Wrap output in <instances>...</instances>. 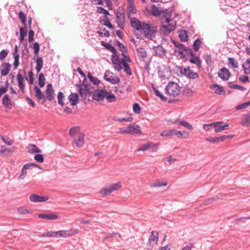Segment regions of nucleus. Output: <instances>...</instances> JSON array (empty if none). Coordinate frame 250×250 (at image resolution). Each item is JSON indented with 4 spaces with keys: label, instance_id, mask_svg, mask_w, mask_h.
I'll return each mask as SVG.
<instances>
[{
    "label": "nucleus",
    "instance_id": "58",
    "mask_svg": "<svg viewBox=\"0 0 250 250\" xmlns=\"http://www.w3.org/2000/svg\"><path fill=\"white\" fill-rule=\"evenodd\" d=\"M172 129L166 130L161 133V136L163 137H169L172 136Z\"/></svg>",
    "mask_w": 250,
    "mask_h": 250
},
{
    "label": "nucleus",
    "instance_id": "12",
    "mask_svg": "<svg viewBox=\"0 0 250 250\" xmlns=\"http://www.w3.org/2000/svg\"><path fill=\"white\" fill-rule=\"evenodd\" d=\"M29 199L33 202H43L48 200V197L32 194L29 196Z\"/></svg>",
    "mask_w": 250,
    "mask_h": 250
},
{
    "label": "nucleus",
    "instance_id": "47",
    "mask_svg": "<svg viewBox=\"0 0 250 250\" xmlns=\"http://www.w3.org/2000/svg\"><path fill=\"white\" fill-rule=\"evenodd\" d=\"M79 127L75 126L70 129L69 134L70 136H74L79 133Z\"/></svg>",
    "mask_w": 250,
    "mask_h": 250
},
{
    "label": "nucleus",
    "instance_id": "50",
    "mask_svg": "<svg viewBox=\"0 0 250 250\" xmlns=\"http://www.w3.org/2000/svg\"><path fill=\"white\" fill-rule=\"evenodd\" d=\"M172 136L173 135H176L178 138L182 137L183 133H186V131L182 132L181 131H178V130H177L176 129H172Z\"/></svg>",
    "mask_w": 250,
    "mask_h": 250
},
{
    "label": "nucleus",
    "instance_id": "35",
    "mask_svg": "<svg viewBox=\"0 0 250 250\" xmlns=\"http://www.w3.org/2000/svg\"><path fill=\"white\" fill-rule=\"evenodd\" d=\"M210 88L214 89V92L215 94L221 95L223 91V88L217 84H212L210 85Z\"/></svg>",
    "mask_w": 250,
    "mask_h": 250
},
{
    "label": "nucleus",
    "instance_id": "49",
    "mask_svg": "<svg viewBox=\"0 0 250 250\" xmlns=\"http://www.w3.org/2000/svg\"><path fill=\"white\" fill-rule=\"evenodd\" d=\"M189 62L195 64L197 65H200L201 61L200 58L198 57H193L190 59Z\"/></svg>",
    "mask_w": 250,
    "mask_h": 250
},
{
    "label": "nucleus",
    "instance_id": "6",
    "mask_svg": "<svg viewBox=\"0 0 250 250\" xmlns=\"http://www.w3.org/2000/svg\"><path fill=\"white\" fill-rule=\"evenodd\" d=\"M33 167H39L37 165L33 163H27L23 165L21 169V173L19 176V179H24L27 174V170H31Z\"/></svg>",
    "mask_w": 250,
    "mask_h": 250
},
{
    "label": "nucleus",
    "instance_id": "40",
    "mask_svg": "<svg viewBox=\"0 0 250 250\" xmlns=\"http://www.w3.org/2000/svg\"><path fill=\"white\" fill-rule=\"evenodd\" d=\"M105 98L108 101V102L110 103L115 102L116 100V98L114 94L108 91H106Z\"/></svg>",
    "mask_w": 250,
    "mask_h": 250
},
{
    "label": "nucleus",
    "instance_id": "25",
    "mask_svg": "<svg viewBox=\"0 0 250 250\" xmlns=\"http://www.w3.org/2000/svg\"><path fill=\"white\" fill-rule=\"evenodd\" d=\"M223 122H217L212 123L214 131L216 133H219L223 130H224V128L223 126Z\"/></svg>",
    "mask_w": 250,
    "mask_h": 250
},
{
    "label": "nucleus",
    "instance_id": "63",
    "mask_svg": "<svg viewBox=\"0 0 250 250\" xmlns=\"http://www.w3.org/2000/svg\"><path fill=\"white\" fill-rule=\"evenodd\" d=\"M19 17L20 18L21 22L25 24L26 21V17L23 12L21 11L19 14Z\"/></svg>",
    "mask_w": 250,
    "mask_h": 250
},
{
    "label": "nucleus",
    "instance_id": "64",
    "mask_svg": "<svg viewBox=\"0 0 250 250\" xmlns=\"http://www.w3.org/2000/svg\"><path fill=\"white\" fill-rule=\"evenodd\" d=\"M8 51L5 50H2L0 52V61L3 60L7 56Z\"/></svg>",
    "mask_w": 250,
    "mask_h": 250
},
{
    "label": "nucleus",
    "instance_id": "24",
    "mask_svg": "<svg viewBox=\"0 0 250 250\" xmlns=\"http://www.w3.org/2000/svg\"><path fill=\"white\" fill-rule=\"evenodd\" d=\"M69 102L72 105H75L78 103L79 96L77 93H71L68 97Z\"/></svg>",
    "mask_w": 250,
    "mask_h": 250
},
{
    "label": "nucleus",
    "instance_id": "39",
    "mask_svg": "<svg viewBox=\"0 0 250 250\" xmlns=\"http://www.w3.org/2000/svg\"><path fill=\"white\" fill-rule=\"evenodd\" d=\"M20 42H22L24 41V38L27 35V30L26 28H24L23 27H21L20 29Z\"/></svg>",
    "mask_w": 250,
    "mask_h": 250
},
{
    "label": "nucleus",
    "instance_id": "37",
    "mask_svg": "<svg viewBox=\"0 0 250 250\" xmlns=\"http://www.w3.org/2000/svg\"><path fill=\"white\" fill-rule=\"evenodd\" d=\"M243 67L245 74H250V59H247L243 64Z\"/></svg>",
    "mask_w": 250,
    "mask_h": 250
},
{
    "label": "nucleus",
    "instance_id": "11",
    "mask_svg": "<svg viewBox=\"0 0 250 250\" xmlns=\"http://www.w3.org/2000/svg\"><path fill=\"white\" fill-rule=\"evenodd\" d=\"M159 239V234L156 231H152L151 235L148 239V244H149L148 249H150L155 245L157 244Z\"/></svg>",
    "mask_w": 250,
    "mask_h": 250
},
{
    "label": "nucleus",
    "instance_id": "19",
    "mask_svg": "<svg viewBox=\"0 0 250 250\" xmlns=\"http://www.w3.org/2000/svg\"><path fill=\"white\" fill-rule=\"evenodd\" d=\"M136 51L139 59L143 61H145L147 56L145 49L143 47H138L136 49Z\"/></svg>",
    "mask_w": 250,
    "mask_h": 250
},
{
    "label": "nucleus",
    "instance_id": "52",
    "mask_svg": "<svg viewBox=\"0 0 250 250\" xmlns=\"http://www.w3.org/2000/svg\"><path fill=\"white\" fill-rule=\"evenodd\" d=\"M88 77L94 84L97 85L100 83V81L97 78L93 77L89 73L88 74Z\"/></svg>",
    "mask_w": 250,
    "mask_h": 250
},
{
    "label": "nucleus",
    "instance_id": "21",
    "mask_svg": "<svg viewBox=\"0 0 250 250\" xmlns=\"http://www.w3.org/2000/svg\"><path fill=\"white\" fill-rule=\"evenodd\" d=\"M34 91L35 93V96L39 101L43 100L44 101H45V96L44 94L42 92L41 90L37 86H34Z\"/></svg>",
    "mask_w": 250,
    "mask_h": 250
},
{
    "label": "nucleus",
    "instance_id": "8",
    "mask_svg": "<svg viewBox=\"0 0 250 250\" xmlns=\"http://www.w3.org/2000/svg\"><path fill=\"white\" fill-rule=\"evenodd\" d=\"M104 79L112 84H116L119 83V78L115 75L109 71H106L104 75Z\"/></svg>",
    "mask_w": 250,
    "mask_h": 250
},
{
    "label": "nucleus",
    "instance_id": "27",
    "mask_svg": "<svg viewBox=\"0 0 250 250\" xmlns=\"http://www.w3.org/2000/svg\"><path fill=\"white\" fill-rule=\"evenodd\" d=\"M126 10L129 18H131V15L135 14L137 13V9L134 4H127Z\"/></svg>",
    "mask_w": 250,
    "mask_h": 250
},
{
    "label": "nucleus",
    "instance_id": "54",
    "mask_svg": "<svg viewBox=\"0 0 250 250\" xmlns=\"http://www.w3.org/2000/svg\"><path fill=\"white\" fill-rule=\"evenodd\" d=\"M249 105H250V102H246L236 106V109L241 110L242 109L246 108Z\"/></svg>",
    "mask_w": 250,
    "mask_h": 250
},
{
    "label": "nucleus",
    "instance_id": "31",
    "mask_svg": "<svg viewBox=\"0 0 250 250\" xmlns=\"http://www.w3.org/2000/svg\"><path fill=\"white\" fill-rule=\"evenodd\" d=\"M179 37L182 42H186L188 40V35L187 31L181 30L179 32Z\"/></svg>",
    "mask_w": 250,
    "mask_h": 250
},
{
    "label": "nucleus",
    "instance_id": "61",
    "mask_svg": "<svg viewBox=\"0 0 250 250\" xmlns=\"http://www.w3.org/2000/svg\"><path fill=\"white\" fill-rule=\"evenodd\" d=\"M229 84V87L231 88H235V89H239V90H240L242 91L244 90L245 89L243 86H240V85H239L237 84H234L231 83H230Z\"/></svg>",
    "mask_w": 250,
    "mask_h": 250
},
{
    "label": "nucleus",
    "instance_id": "33",
    "mask_svg": "<svg viewBox=\"0 0 250 250\" xmlns=\"http://www.w3.org/2000/svg\"><path fill=\"white\" fill-rule=\"evenodd\" d=\"M112 63L115 69L119 71L122 69V62L118 59L112 60Z\"/></svg>",
    "mask_w": 250,
    "mask_h": 250
},
{
    "label": "nucleus",
    "instance_id": "1",
    "mask_svg": "<svg viewBox=\"0 0 250 250\" xmlns=\"http://www.w3.org/2000/svg\"><path fill=\"white\" fill-rule=\"evenodd\" d=\"M151 14L161 20V31L164 35H167L175 28L176 21L171 18V13L167 9L163 10L155 5L151 6Z\"/></svg>",
    "mask_w": 250,
    "mask_h": 250
},
{
    "label": "nucleus",
    "instance_id": "22",
    "mask_svg": "<svg viewBox=\"0 0 250 250\" xmlns=\"http://www.w3.org/2000/svg\"><path fill=\"white\" fill-rule=\"evenodd\" d=\"M149 187L151 188H159L163 186H167V183L166 181L161 182L160 180L156 179L149 184Z\"/></svg>",
    "mask_w": 250,
    "mask_h": 250
},
{
    "label": "nucleus",
    "instance_id": "7",
    "mask_svg": "<svg viewBox=\"0 0 250 250\" xmlns=\"http://www.w3.org/2000/svg\"><path fill=\"white\" fill-rule=\"evenodd\" d=\"M79 230L74 229H71L68 230H59V237L67 238L73 236L79 233Z\"/></svg>",
    "mask_w": 250,
    "mask_h": 250
},
{
    "label": "nucleus",
    "instance_id": "9",
    "mask_svg": "<svg viewBox=\"0 0 250 250\" xmlns=\"http://www.w3.org/2000/svg\"><path fill=\"white\" fill-rule=\"evenodd\" d=\"M152 49L154 51L153 55L154 56H156L161 58H164V57L166 56L167 50L162 46H154Z\"/></svg>",
    "mask_w": 250,
    "mask_h": 250
},
{
    "label": "nucleus",
    "instance_id": "4",
    "mask_svg": "<svg viewBox=\"0 0 250 250\" xmlns=\"http://www.w3.org/2000/svg\"><path fill=\"white\" fill-rule=\"evenodd\" d=\"M166 90L167 94L173 97H176L179 94L180 88L177 83L170 82L167 85Z\"/></svg>",
    "mask_w": 250,
    "mask_h": 250
},
{
    "label": "nucleus",
    "instance_id": "18",
    "mask_svg": "<svg viewBox=\"0 0 250 250\" xmlns=\"http://www.w3.org/2000/svg\"><path fill=\"white\" fill-rule=\"evenodd\" d=\"M76 86L78 87V90L79 91L80 95L82 97L85 96L88 92L89 88L88 86L83 84H77Z\"/></svg>",
    "mask_w": 250,
    "mask_h": 250
},
{
    "label": "nucleus",
    "instance_id": "13",
    "mask_svg": "<svg viewBox=\"0 0 250 250\" xmlns=\"http://www.w3.org/2000/svg\"><path fill=\"white\" fill-rule=\"evenodd\" d=\"M218 76L220 78L224 81L229 80L230 76V73L229 70L226 68H222L218 72Z\"/></svg>",
    "mask_w": 250,
    "mask_h": 250
},
{
    "label": "nucleus",
    "instance_id": "53",
    "mask_svg": "<svg viewBox=\"0 0 250 250\" xmlns=\"http://www.w3.org/2000/svg\"><path fill=\"white\" fill-rule=\"evenodd\" d=\"M149 142L143 144L138 149V151H145L147 150H149Z\"/></svg>",
    "mask_w": 250,
    "mask_h": 250
},
{
    "label": "nucleus",
    "instance_id": "3",
    "mask_svg": "<svg viewBox=\"0 0 250 250\" xmlns=\"http://www.w3.org/2000/svg\"><path fill=\"white\" fill-rule=\"evenodd\" d=\"M141 31L144 34L146 38L152 40L155 36L157 29L150 24L146 23Z\"/></svg>",
    "mask_w": 250,
    "mask_h": 250
},
{
    "label": "nucleus",
    "instance_id": "57",
    "mask_svg": "<svg viewBox=\"0 0 250 250\" xmlns=\"http://www.w3.org/2000/svg\"><path fill=\"white\" fill-rule=\"evenodd\" d=\"M1 140L3 141V142L8 146H11L13 143V141L11 139L6 138L4 136H1Z\"/></svg>",
    "mask_w": 250,
    "mask_h": 250
},
{
    "label": "nucleus",
    "instance_id": "45",
    "mask_svg": "<svg viewBox=\"0 0 250 250\" xmlns=\"http://www.w3.org/2000/svg\"><path fill=\"white\" fill-rule=\"evenodd\" d=\"M122 64L125 67V70L126 73L129 75H131L132 74L131 70L129 68V65L125 62V60L122 59Z\"/></svg>",
    "mask_w": 250,
    "mask_h": 250
},
{
    "label": "nucleus",
    "instance_id": "44",
    "mask_svg": "<svg viewBox=\"0 0 250 250\" xmlns=\"http://www.w3.org/2000/svg\"><path fill=\"white\" fill-rule=\"evenodd\" d=\"M2 104L6 107H9L11 105V102L7 95H5L2 99Z\"/></svg>",
    "mask_w": 250,
    "mask_h": 250
},
{
    "label": "nucleus",
    "instance_id": "5",
    "mask_svg": "<svg viewBox=\"0 0 250 250\" xmlns=\"http://www.w3.org/2000/svg\"><path fill=\"white\" fill-rule=\"evenodd\" d=\"M180 73L190 79H196L199 78V74L191 70L189 67L182 68L179 67Z\"/></svg>",
    "mask_w": 250,
    "mask_h": 250
},
{
    "label": "nucleus",
    "instance_id": "56",
    "mask_svg": "<svg viewBox=\"0 0 250 250\" xmlns=\"http://www.w3.org/2000/svg\"><path fill=\"white\" fill-rule=\"evenodd\" d=\"M234 137L233 135H222L220 137H218V142H222L226 139H231Z\"/></svg>",
    "mask_w": 250,
    "mask_h": 250
},
{
    "label": "nucleus",
    "instance_id": "43",
    "mask_svg": "<svg viewBox=\"0 0 250 250\" xmlns=\"http://www.w3.org/2000/svg\"><path fill=\"white\" fill-rule=\"evenodd\" d=\"M152 89L153 90L154 93L155 94V95L157 96L160 97L161 98V99L163 101H167L166 98L159 91V90L157 89V88H156L155 87V86L154 85H152Z\"/></svg>",
    "mask_w": 250,
    "mask_h": 250
},
{
    "label": "nucleus",
    "instance_id": "60",
    "mask_svg": "<svg viewBox=\"0 0 250 250\" xmlns=\"http://www.w3.org/2000/svg\"><path fill=\"white\" fill-rule=\"evenodd\" d=\"M35 160L39 163H42L44 161V158L42 154H36L34 156Z\"/></svg>",
    "mask_w": 250,
    "mask_h": 250
},
{
    "label": "nucleus",
    "instance_id": "29",
    "mask_svg": "<svg viewBox=\"0 0 250 250\" xmlns=\"http://www.w3.org/2000/svg\"><path fill=\"white\" fill-rule=\"evenodd\" d=\"M99 193L102 196H106V195H109L110 194H111L112 193V192L111 191V189H110L109 185H107L104 186V187H103V188H102L100 189Z\"/></svg>",
    "mask_w": 250,
    "mask_h": 250
},
{
    "label": "nucleus",
    "instance_id": "34",
    "mask_svg": "<svg viewBox=\"0 0 250 250\" xmlns=\"http://www.w3.org/2000/svg\"><path fill=\"white\" fill-rule=\"evenodd\" d=\"M109 185L112 192L114 191L119 190L122 188V184L120 182H117L116 183H112L111 184H109Z\"/></svg>",
    "mask_w": 250,
    "mask_h": 250
},
{
    "label": "nucleus",
    "instance_id": "46",
    "mask_svg": "<svg viewBox=\"0 0 250 250\" xmlns=\"http://www.w3.org/2000/svg\"><path fill=\"white\" fill-rule=\"evenodd\" d=\"M39 84L41 87H42L45 85V78L44 75L41 73L39 76Z\"/></svg>",
    "mask_w": 250,
    "mask_h": 250
},
{
    "label": "nucleus",
    "instance_id": "42",
    "mask_svg": "<svg viewBox=\"0 0 250 250\" xmlns=\"http://www.w3.org/2000/svg\"><path fill=\"white\" fill-rule=\"evenodd\" d=\"M159 144H154L152 142H149V150L151 152H155L158 149Z\"/></svg>",
    "mask_w": 250,
    "mask_h": 250
},
{
    "label": "nucleus",
    "instance_id": "62",
    "mask_svg": "<svg viewBox=\"0 0 250 250\" xmlns=\"http://www.w3.org/2000/svg\"><path fill=\"white\" fill-rule=\"evenodd\" d=\"M133 110L135 113H140L141 111L140 105L137 103H135L133 106Z\"/></svg>",
    "mask_w": 250,
    "mask_h": 250
},
{
    "label": "nucleus",
    "instance_id": "38",
    "mask_svg": "<svg viewBox=\"0 0 250 250\" xmlns=\"http://www.w3.org/2000/svg\"><path fill=\"white\" fill-rule=\"evenodd\" d=\"M228 64L232 68H237L238 67V62L237 60L234 59L233 58H228Z\"/></svg>",
    "mask_w": 250,
    "mask_h": 250
},
{
    "label": "nucleus",
    "instance_id": "20",
    "mask_svg": "<svg viewBox=\"0 0 250 250\" xmlns=\"http://www.w3.org/2000/svg\"><path fill=\"white\" fill-rule=\"evenodd\" d=\"M74 142L77 147H82L84 144V134L83 133H79L78 134V138H76L75 139Z\"/></svg>",
    "mask_w": 250,
    "mask_h": 250
},
{
    "label": "nucleus",
    "instance_id": "26",
    "mask_svg": "<svg viewBox=\"0 0 250 250\" xmlns=\"http://www.w3.org/2000/svg\"><path fill=\"white\" fill-rule=\"evenodd\" d=\"M241 124L243 126L250 125V114L243 115L242 116Z\"/></svg>",
    "mask_w": 250,
    "mask_h": 250
},
{
    "label": "nucleus",
    "instance_id": "16",
    "mask_svg": "<svg viewBox=\"0 0 250 250\" xmlns=\"http://www.w3.org/2000/svg\"><path fill=\"white\" fill-rule=\"evenodd\" d=\"M106 94V90L103 89L99 90L95 93V94L93 95V99L98 101H102L104 98H105Z\"/></svg>",
    "mask_w": 250,
    "mask_h": 250
},
{
    "label": "nucleus",
    "instance_id": "59",
    "mask_svg": "<svg viewBox=\"0 0 250 250\" xmlns=\"http://www.w3.org/2000/svg\"><path fill=\"white\" fill-rule=\"evenodd\" d=\"M8 82L6 81L5 85L4 87L0 88V97L7 91L8 88Z\"/></svg>",
    "mask_w": 250,
    "mask_h": 250
},
{
    "label": "nucleus",
    "instance_id": "41",
    "mask_svg": "<svg viewBox=\"0 0 250 250\" xmlns=\"http://www.w3.org/2000/svg\"><path fill=\"white\" fill-rule=\"evenodd\" d=\"M175 123L179 125H183L187 127L189 130L193 129L192 126L186 121H176Z\"/></svg>",
    "mask_w": 250,
    "mask_h": 250
},
{
    "label": "nucleus",
    "instance_id": "48",
    "mask_svg": "<svg viewBox=\"0 0 250 250\" xmlns=\"http://www.w3.org/2000/svg\"><path fill=\"white\" fill-rule=\"evenodd\" d=\"M201 42L200 40L199 39H196L194 41L193 44V47L194 50L195 51H197L199 50L200 45H201Z\"/></svg>",
    "mask_w": 250,
    "mask_h": 250
},
{
    "label": "nucleus",
    "instance_id": "10",
    "mask_svg": "<svg viewBox=\"0 0 250 250\" xmlns=\"http://www.w3.org/2000/svg\"><path fill=\"white\" fill-rule=\"evenodd\" d=\"M130 24L132 27L138 31H141L145 22H142L136 18H130Z\"/></svg>",
    "mask_w": 250,
    "mask_h": 250
},
{
    "label": "nucleus",
    "instance_id": "28",
    "mask_svg": "<svg viewBox=\"0 0 250 250\" xmlns=\"http://www.w3.org/2000/svg\"><path fill=\"white\" fill-rule=\"evenodd\" d=\"M27 150L30 153H40L42 150L35 145L29 144L27 147Z\"/></svg>",
    "mask_w": 250,
    "mask_h": 250
},
{
    "label": "nucleus",
    "instance_id": "55",
    "mask_svg": "<svg viewBox=\"0 0 250 250\" xmlns=\"http://www.w3.org/2000/svg\"><path fill=\"white\" fill-rule=\"evenodd\" d=\"M98 33L101 36H104L106 37L109 36V33L105 28L101 29Z\"/></svg>",
    "mask_w": 250,
    "mask_h": 250
},
{
    "label": "nucleus",
    "instance_id": "14",
    "mask_svg": "<svg viewBox=\"0 0 250 250\" xmlns=\"http://www.w3.org/2000/svg\"><path fill=\"white\" fill-rule=\"evenodd\" d=\"M11 65L8 62H4L0 66V73L2 76L7 75L11 69Z\"/></svg>",
    "mask_w": 250,
    "mask_h": 250
},
{
    "label": "nucleus",
    "instance_id": "30",
    "mask_svg": "<svg viewBox=\"0 0 250 250\" xmlns=\"http://www.w3.org/2000/svg\"><path fill=\"white\" fill-rule=\"evenodd\" d=\"M42 237H59V231H48L47 232L43 233L41 235Z\"/></svg>",
    "mask_w": 250,
    "mask_h": 250
},
{
    "label": "nucleus",
    "instance_id": "17",
    "mask_svg": "<svg viewBox=\"0 0 250 250\" xmlns=\"http://www.w3.org/2000/svg\"><path fill=\"white\" fill-rule=\"evenodd\" d=\"M39 218L49 220H56L59 216L54 213H42L38 215Z\"/></svg>",
    "mask_w": 250,
    "mask_h": 250
},
{
    "label": "nucleus",
    "instance_id": "2",
    "mask_svg": "<svg viewBox=\"0 0 250 250\" xmlns=\"http://www.w3.org/2000/svg\"><path fill=\"white\" fill-rule=\"evenodd\" d=\"M119 133H126L130 135L142 134L140 126L135 124H130L126 127L120 128L119 129Z\"/></svg>",
    "mask_w": 250,
    "mask_h": 250
},
{
    "label": "nucleus",
    "instance_id": "32",
    "mask_svg": "<svg viewBox=\"0 0 250 250\" xmlns=\"http://www.w3.org/2000/svg\"><path fill=\"white\" fill-rule=\"evenodd\" d=\"M43 66V60L41 57H37L36 60V69L37 73H39L41 70Z\"/></svg>",
    "mask_w": 250,
    "mask_h": 250
},
{
    "label": "nucleus",
    "instance_id": "15",
    "mask_svg": "<svg viewBox=\"0 0 250 250\" xmlns=\"http://www.w3.org/2000/svg\"><path fill=\"white\" fill-rule=\"evenodd\" d=\"M54 92L52 84H48L46 86V97L45 98L49 101H51L54 98Z\"/></svg>",
    "mask_w": 250,
    "mask_h": 250
},
{
    "label": "nucleus",
    "instance_id": "51",
    "mask_svg": "<svg viewBox=\"0 0 250 250\" xmlns=\"http://www.w3.org/2000/svg\"><path fill=\"white\" fill-rule=\"evenodd\" d=\"M63 99H64V95H63V93L62 92H59L58 93V103L61 105H63L64 104V103L63 101Z\"/></svg>",
    "mask_w": 250,
    "mask_h": 250
},
{
    "label": "nucleus",
    "instance_id": "36",
    "mask_svg": "<svg viewBox=\"0 0 250 250\" xmlns=\"http://www.w3.org/2000/svg\"><path fill=\"white\" fill-rule=\"evenodd\" d=\"M17 81H18V84H19V86L20 87V88L21 89V90H23L24 88V79L22 76V75L19 73L18 74L17 76Z\"/></svg>",
    "mask_w": 250,
    "mask_h": 250
},
{
    "label": "nucleus",
    "instance_id": "23",
    "mask_svg": "<svg viewBox=\"0 0 250 250\" xmlns=\"http://www.w3.org/2000/svg\"><path fill=\"white\" fill-rule=\"evenodd\" d=\"M174 45L177 47L175 49V52L178 53L181 55L180 58L182 57H184V51H186L187 48L185 46H184L183 44L181 43H177L174 42Z\"/></svg>",
    "mask_w": 250,
    "mask_h": 250
}]
</instances>
